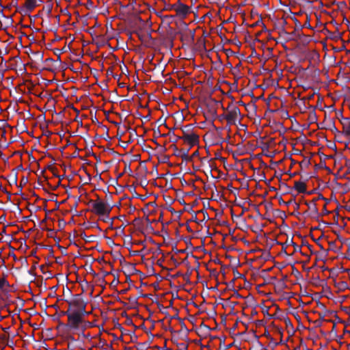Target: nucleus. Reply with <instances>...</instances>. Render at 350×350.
Instances as JSON below:
<instances>
[{
  "mask_svg": "<svg viewBox=\"0 0 350 350\" xmlns=\"http://www.w3.org/2000/svg\"><path fill=\"white\" fill-rule=\"evenodd\" d=\"M85 312V306L82 304L77 301L70 304L69 309L66 312L69 326L74 329H86L91 327L92 323L83 319Z\"/></svg>",
  "mask_w": 350,
  "mask_h": 350,
  "instance_id": "nucleus-1",
  "label": "nucleus"
},
{
  "mask_svg": "<svg viewBox=\"0 0 350 350\" xmlns=\"http://www.w3.org/2000/svg\"><path fill=\"white\" fill-rule=\"evenodd\" d=\"M111 210V208L109 204L107 202L97 200L92 202V211L93 212L99 215L100 217H103V221H106V219H109V214Z\"/></svg>",
  "mask_w": 350,
  "mask_h": 350,
  "instance_id": "nucleus-2",
  "label": "nucleus"
},
{
  "mask_svg": "<svg viewBox=\"0 0 350 350\" xmlns=\"http://www.w3.org/2000/svg\"><path fill=\"white\" fill-rule=\"evenodd\" d=\"M240 109L234 105L229 106L225 112L224 117L230 124H235L239 120Z\"/></svg>",
  "mask_w": 350,
  "mask_h": 350,
  "instance_id": "nucleus-3",
  "label": "nucleus"
},
{
  "mask_svg": "<svg viewBox=\"0 0 350 350\" xmlns=\"http://www.w3.org/2000/svg\"><path fill=\"white\" fill-rule=\"evenodd\" d=\"M183 139L185 143L191 146H193L199 142V137L194 133H185L183 136Z\"/></svg>",
  "mask_w": 350,
  "mask_h": 350,
  "instance_id": "nucleus-4",
  "label": "nucleus"
},
{
  "mask_svg": "<svg viewBox=\"0 0 350 350\" xmlns=\"http://www.w3.org/2000/svg\"><path fill=\"white\" fill-rule=\"evenodd\" d=\"M174 10L180 16L184 17L189 13V7L182 3L175 6Z\"/></svg>",
  "mask_w": 350,
  "mask_h": 350,
  "instance_id": "nucleus-5",
  "label": "nucleus"
},
{
  "mask_svg": "<svg viewBox=\"0 0 350 350\" xmlns=\"http://www.w3.org/2000/svg\"><path fill=\"white\" fill-rule=\"evenodd\" d=\"M294 187L299 193H304L306 191V184L301 181L295 182Z\"/></svg>",
  "mask_w": 350,
  "mask_h": 350,
  "instance_id": "nucleus-6",
  "label": "nucleus"
},
{
  "mask_svg": "<svg viewBox=\"0 0 350 350\" xmlns=\"http://www.w3.org/2000/svg\"><path fill=\"white\" fill-rule=\"evenodd\" d=\"M25 5L28 10H32L37 5L36 0H26Z\"/></svg>",
  "mask_w": 350,
  "mask_h": 350,
  "instance_id": "nucleus-7",
  "label": "nucleus"
},
{
  "mask_svg": "<svg viewBox=\"0 0 350 350\" xmlns=\"http://www.w3.org/2000/svg\"><path fill=\"white\" fill-rule=\"evenodd\" d=\"M343 131L345 135L350 136V121H346L343 123Z\"/></svg>",
  "mask_w": 350,
  "mask_h": 350,
  "instance_id": "nucleus-8",
  "label": "nucleus"
}]
</instances>
